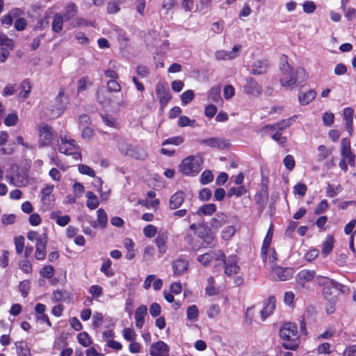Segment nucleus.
Wrapping results in <instances>:
<instances>
[{
    "instance_id": "nucleus-14",
    "label": "nucleus",
    "mask_w": 356,
    "mask_h": 356,
    "mask_svg": "<svg viewBox=\"0 0 356 356\" xmlns=\"http://www.w3.org/2000/svg\"><path fill=\"white\" fill-rule=\"evenodd\" d=\"M341 155L343 159H347L351 166L354 165L355 155L351 152L350 141L347 138L341 140Z\"/></svg>"
},
{
    "instance_id": "nucleus-61",
    "label": "nucleus",
    "mask_w": 356,
    "mask_h": 356,
    "mask_svg": "<svg viewBox=\"0 0 356 356\" xmlns=\"http://www.w3.org/2000/svg\"><path fill=\"white\" fill-rule=\"evenodd\" d=\"M195 122V120H191L186 116H181L179 119L178 124L180 127H186V126L193 127Z\"/></svg>"
},
{
    "instance_id": "nucleus-15",
    "label": "nucleus",
    "mask_w": 356,
    "mask_h": 356,
    "mask_svg": "<svg viewBox=\"0 0 356 356\" xmlns=\"http://www.w3.org/2000/svg\"><path fill=\"white\" fill-rule=\"evenodd\" d=\"M315 276V270L302 269L298 273L296 280L299 284L304 286L305 283L311 282Z\"/></svg>"
},
{
    "instance_id": "nucleus-39",
    "label": "nucleus",
    "mask_w": 356,
    "mask_h": 356,
    "mask_svg": "<svg viewBox=\"0 0 356 356\" xmlns=\"http://www.w3.org/2000/svg\"><path fill=\"white\" fill-rule=\"evenodd\" d=\"M106 90L112 92H120L121 91V86L116 79L110 80L106 83Z\"/></svg>"
},
{
    "instance_id": "nucleus-64",
    "label": "nucleus",
    "mask_w": 356,
    "mask_h": 356,
    "mask_svg": "<svg viewBox=\"0 0 356 356\" xmlns=\"http://www.w3.org/2000/svg\"><path fill=\"white\" fill-rule=\"evenodd\" d=\"M220 313V307L218 305H212L208 309L207 314L209 318H215Z\"/></svg>"
},
{
    "instance_id": "nucleus-28",
    "label": "nucleus",
    "mask_w": 356,
    "mask_h": 356,
    "mask_svg": "<svg viewBox=\"0 0 356 356\" xmlns=\"http://www.w3.org/2000/svg\"><path fill=\"white\" fill-rule=\"evenodd\" d=\"M31 86L29 81L25 80L23 81L21 83V91L18 95V98L20 101H24L26 99L31 92Z\"/></svg>"
},
{
    "instance_id": "nucleus-1",
    "label": "nucleus",
    "mask_w": 356,
    "mask_h": 356,
    "mask_svg": "<svg viewBox=\"0 0 356 356\" xmlns=\"http://www.w3.org/2000/svg\"><path fill=\"white\" fill-rule=\"evenodd\" d=\"M281 72L280 83L288 90H292L298 81L302 82L307 79V73L303 68L293 70L288 63L282 65Z\"/></svg>"
},
{
    "instance_id": "nucleus-27",
    "label": "nucleus",
    "mask_w": 356,
    "mask_h": 356,
    "mask_svg": "<svg viewBox=\"0 0 356 356\" xmlns=\"http://www.w3.org/2000/svg\"><path fill=\"white\" fill-rule=\"evenodd\" d=\"M316 92L314 90H309L305 93L300 95L298 97L299 102L302 105H307L315 99Z\"/></svg>"
},
{
    "instance_id": "nucleus-35",
    "label": "nucleus",
    "mask_w": 356,
    "mask_h": 356,
    "mask_svg": "<svg viewBox=\"0 0 356 356\" xmlns=\"http://www.w3.org/2000/svg\"><path fill=\"white\" fill-rule=\"evenodd\" d=\"M317 149L319 152L318 155V161H324L332 153V149L327 148L323 145H319Z\"/></svg>"
},
{
    "instance_id": "nucleus-24",
    "label": "nucleus",
    "mask_w": 356,
    "mask_h": 356,
    "mask_svg": "<svg viewBox=\"0 0 356 356\" xmlns=\"http://www.w3.org/2000/svg\"><path fill=\"white\" fill-rule=\"evenodd\" d=\"M188 261L184 259H178L172 263V268L175 275H181L188 268Z\"/></svg>"
},
{
    "instance_id": "nucleus-5",
    "label": "nucleus",
    "mask_w": 356,
    "mask_h": 356,
    "mask_svg": "<svg viewBox=\"0 0 356 356\" xmlns=\"http://www.w3.org/2000/svg\"><path fill=\"white\" fill-rule=\"evenodd\" d=\"M65 95V89L60 88L58 94L55 98L54 104L51 106V108L49 110L50 118H55L61 115L66 108L65 103L63 102Z\"/></svg>"
},
{
    "instance_id": "nucleus-46",
    "label": "nucleus",
    "mask_w": 356,
    "mask_h": 356,
    "mask_svg": "<svg viewBox=\"0 0 356 356\" xmlns=\"http://www.w3.org/2000/svg\"><path fill=\"white\" fill-rule=\"evenodd\" d=\"M235 93L234 88L231 85H225L223 88V96L226 100L230 99Z\"/></svg>"
},
{
    "instance_id": "nucleus-31",
    "label": "nucleus",
    "mask_w": 356,
    "mask_h": 356,
    "mask_svg": "<svg viewBox=\"0 0 356 356\" xmlns=\"http://www.w3.org/2000/svg\"><path fill=\"white\" fill-rule=\"evenodd\" d=\"M117 143V147L120 151V152L126 156H128L131 147L133 145L127 143L124 139L122 138H118L116 140Z\"/></svg>"
},
{
    "instance_id": "nucleus-13",
    "label": "nucleus",
    "mask_w": 356,
    "mask_h": 356,
    "mask_svg": "<svg viewBox=\"0 0 356 356\" xmlns=\"http://www.w3.org/2000/svg\"><path fill=\"white\" fill-rule=\"evenodd\" d=\"M47 236L46 234H42L39 236L38 238V242L36 243V251L35 253V257L38 260H42L45 258L47 254Z\"/></svg>"
},
{
    "instance_id": "nucleus-11",
    "label": "nucleus",
    "mask_w": 356,
    "mask_h": 356,
    "mask_svg": "<svg viewBox=\"0 0 356 356\" xmlns=\"http://www.w3.org/2000/svg\"><path fill=\"white\" fill-rule=\"evenodd\" d=\"M221 264H223L224 266V272L226 275L229 277H233L235 275H237L239 273L240 268L235 262V261H226L225 257L223 258V260H220L219 264H217L215 267H217L218 265Z\"/></svg>"
},
{
    "instance_id": "nucleus-3",
    "label": "nucleus",
    "mask_w": 356,
    "mask_h": 356,
    "mask_svg": "<svg viewBox=\"0 0 356 356\" xmlns=\"http://www.w3.org/2000/svg\"><path fill=\"white\" fill-rule=\"evenodd\" d=\"M203 161L200 156H190L184 159L179 165V170L188 176H194L201 170Z\"/></svg>"
},
{
    "instance_id": "nucleus-60",
    "label": "nucleus",
    "mask_w": 356,
    "mask_h": 356,
    "mask_svg": "<svg viewBox=\"0 0 356 356\" xmlns=\"http://www.w3.org/2000/svg\"><path fill=\"white\" fill-rule=\"evenodd\" d=\"M341 186L338 185L336 187H334L332 185L328 184L327 189V195L330 197H334L338 194V193L341 191Z\"/></svg>"
},
{
    "instance_id": "nucleus-18",
    "label": "nucleus",
    "mask_w": 356,
    "mask_h": 356,
    "mask_svg": "<svg viewBox=\"0 0 356 356\" xmlns=\"http://www.w3.org/2000/svg\"><path fill=\"white\" fill-rule=\"evenodd\" d=\"M201 145H205L211 147L224 148L227 143L225 140L218 138H211L208 139H202L199 140Z\"/></svg>"
},
{
    "instance_id": "nucleus-40",
    "label": "nucleus",
    "mask_w": 356,
    "mask_h": 356,
    "mask_svg": "<svg viewBox=\"0 0 356 356\" xmlns=\"http://www.w3.org/2000/svg\"><path fill=\"white\" fill-rule=\"evenodd\" d=\"M199 315V311L196 305H191L187 309V318L191 321L195 320Z\"/></svg>"
},
{
    "instance_id": "nucleus-55",
    "label": "nucleus",
    "mask_w": 356,
    "mask_h": 356,
    "mask_svg": "<svg viewBox=\"0 0 356 356\" xmlns=\"http://www.w3.org/2000/svg\"><path fill=\"white\" fill-rule=\"evenodd\" d=\"M89 25H92L90 22L88 21L82 19V18H75L72 22V26L73 27L79 26V27H83V26H88Z\"/></svg>"
},
{
    "instance_id": "nucleus-52",
    "label": "nucleus",
    "mask_w": 356,
    "mask_h": 356,
    "mask_svg": "<svg viewBox=\"0 0 356 356\" xmlns=\"http://www.w3.org/2000/svg\"><path fill=\"white\" fill-rule=\"evenodd\" d=\"M123 336L126 340L134 341L136 339V334L133 329L125 328L123 330Z\"/></svg>"
},
{
    "instance_id": "nucleus-17",
    "label": "nucleus",
    "mask_w": 356,
    "mask_h": 356,
    "mask_svg": "<svg viewBox=\"0 0 356 356\" xmlns=\"http://www.w3.org/2000/svg\"><path fill=\"white\" fill-rule=\"evenodd\" d=\"M244 91L248 95L257 97L261 94V88L253 79H248L244 86Z\"/></svg>"
},
{
    "instance_id": "nucleus-56",
    "label": "nucleus",
    "mask_w": 356,
    "mask_h": 356,
    "mask_svg": "<svg viewBox=\"0 0 356 356\" xmlns=\"http://www.w3.org/2000/svg\"><path fill=\"white\" fill-rule=\"evenodd\" d=\"M24 238L23 236H19L15 238V245L16 248V252L17 254H21L23 251L24 247Z\"/></svg>"
},
{
    "instance_id": "nucleus-2",
    "label": "nucleus",
    "mask_w": 356,
    "mask_h": 356,
    "mask_svg": "<svg viewBox=\"0 0 356 356\" xmlns=\"http://www.w3.org/2000/svg\"><path fill=\"white\" fill-rule=\"evenodd\" d=\"M280 337L285 341L283 346L286 349L294 350L298 346L299 340L296 325L291 323H286L280 329Z\"/></svg>"
},
{
    "instance_id": "nucleus-25",
    "label": "nucleus",
    "mask_w": 356,
    "mask_h": 356,
    "mask_svg": "<svg viewBox=\"0 0 356 356\" xmlns=\"http://www.w3.org/2000/svg\"><path fill=\"white\" fill-rule=\"evenodd\" d=\"M128 156L136 159L145 160L147 157V153L143 148L137 146H132Z\"/></svg>"
},
{
    "instance_id": "nucleus-16",
    "label": "nucleus",
    "mask_w": 356,
    "mask_h": 356,
    "mask_svg": "<svg viewBox=\"0 0 356 356\" xmlns=\"http://www.w3.org/2000/svg\"><path fill=\"white\" fill-rule=\"evenodd\" d=\"M149 352L151 356H168L169 348L164 342L158 341L151 346Z\"/></svg>"
},
{
    "instance_id": "nucleus-10",
    "label": "nucleus",
    "mask_w": 356,
    "mask_h": 356,
    "mask_svg": "<svg viewBox=\"0 0 356 356\" xmlns=\"http://www.w3.org/2000/svg\"><path fill=\"white\" fill-rule=\"evenodd\" d=\"M225 257V254L220 251H210L209 252L198 256L197 260L202 265L207 266L211 263L212 260L215 259L216 262L218 261L220 263V260H223V258Z\"/></svg>"
},
{
    "instance_id": "nucleus-30",
    "label": "nucleus",
    "mask_w": 356,
    "mask_h": 356,
    "mask_svg": "<svg viewBox=\"0 0 356 356\" xmlns=\"http://www.w3.org/2000/svg\"><path fill=\"white\" fill-rule=\"evenodd\" d=\"M199 236L195 234V236L188 235L186 237L187 243L191 246L192 250H198L202 248Z\"/></svg>"
},
{
    "instance_id": "nucleus-50",
    "label": "nucleus",
    "mask_w": 356,
    "mask_h": 356,
    "mask_svg": "<svg viewBox=\"0 0 356 356\" xmlns=\"http://www.w3.org/2000/svg\"><path fill=\"white\" fill-rule=\"evenodd\" d=\"M78 169L79 172L83 175H87L91 177H94L95 176V171L88 165H79Z\"/></svg>"
},
{
    "instance_id": "nucleus-12",
    "label": "nucleus",
    "mask_w": 356,
    "mask_h": 356,
    "mask_svg": "<svg viewBox=\"0 0 356 356\" xmlns=\"http://www.w3.org/2000/svg\"><path fill=\"white\" fill-rule=\"evenodd\" d=\"M156 94L159 100L161 107L163 109L171 99V95L168 89L162 83H158L156 86Z\"/></svg>"
},
{
    "instance_id": "nucleus-22",
    "label": "nucleus",
    "mask_w": 356,
    "mask_h": 356,
    "mask_svg": "<svg viewBox=\"0 0 356 356\" xmlns=\"http://www.w3.org/2000/svg\"><path fill=\"white\" fill-rule=\"evenodd\" d=\"M168 234L166 232H159L155 238V243L161 253H164L167 250L166 243Z\"/></svg>"
},
{
    "instance_id": "nucleus-32",
    "label": "nucleus",
    "mask_w": 356,
    "mask_h": 356,
    "mask_svg": "<svg viewBox=\"0 0 356 356\" xmlns=\"http://www.w3.org/2000/svg\"><path fill=\"white\" fill-rule=\"evenodd\" d=\"M87 197V207L90 209H95L99 206V200L97 197L91 191H89L86 193Z\"/></svg>"
},
{
    "instance_id": "nucleus-44",
    "label": "nucleus",
    "mask_w": 356,
    "mask_h": 356,
    "mask_svg": "<svg viewBox=\"0 0 356 356\" xmlns=\"http://www.w3.org/2000/svg\"><path fill=\"white\" fill-rule=\"evenodd\" d=\"M0 46H5L8 47L9 49H13L14 47L13 41L8 38L6 35L0 34Z\"/></svg>"
},
{
    "instance_id": "nucleus-43",
    "label": "nucleus",
    "mask_w": 356,
    "mask_h": 356,
    "mask_svg": "<svg viewBox=\"0 0 356 356\" xmlns=\"http://www.w3.org/2000/svg\"><path fill=\"white\" fill-rule=\"evenodd\" d=\"M17 348L18 356H30V350L24 342H19Z\"/></svg>"
},
{
    "instance_id": "nucleus-41",
    "label": "nucleus",
    "mask_w": 356,
    "mask_h": 356,
    "mask_svg": "<svg viewBox=\"0 0 356 356\" xmlns=\"http://www.w3.org/2000/svg\"><path fill=\"white\" fill-rule=\"evenodd\" d=\"M245 192H246V190L244 186H238V187H233L229 190V191L227 193V195L229 197H231L233 195L239 197V196L245 194Z\"/></svg>"
},
{
    "instance_id": "nucleus-63",
    "label": "nucleus",
    "mask_w": 356,
    "mask_h": 356,
    "mask_svg": "<svg viewBox=\"0 0 356 356\" xmlns=\"http://www.w3.org/2000/svg\"><path fill=\"white\" fill-rule=\"evenodd\" d=\"M92 298H98L102 294V288L98 285H92L89 289Z\"/></svg>"
},
{
    "instance_id": "nucleus-48",
    "label": "nucleus",
    "mask_w": 356,
    "mask_h": 356,
    "mask_svg": "<svg viewBox=\"0 0 356 356\" xmlns=\"http://www.w3.org/2000/svg\"><path fill=\"white\" fill-rule=\"evenodd\" d=\"M282 128L280 127V124H275L273 125H267L260 130L264 134H271L275 131H281Z\"/></svg>"
},
{
    "instance_id": "nucleus-57",
    "label": "nucleus",
    "mask_w": 356,
    "mask_h": 356,
    "mask_svg": "<svg viewBox=\"0 0 356 356\" xmlns=\"http://www.w3.org/2000/svg\"><path fill=\"white\" fill-rule=\"evenodd\" d=\"M194 98V93L192 90H186L181 95V102L183 104H187Z\"/></svg>"
},
{
    "instance_id": "nucleus-34",
    "label": "nucleus",
    "mask_w": 356,
    "mask_h": 356,
    "mask_svg": "<svg viewBox=\"0 0 356 356\" xmlns=\"http://www.w3.org/2000/svg\"><path fill=\"white\" fill-rule=\"evenodd\" d=\"M63 17L59 13H56L54 16L52 22V29L54 32L58 33L63 29Z\"/></svg>"
},
{
    "instance_id": "nucleus-26",
    "label": "nucleus",
    "mask_w": 356,
    "mask_h": 356,
    "mask_svg": "<svg viewBox=\"0 0 356 356\" xmlns=\"http://www.w3.org/2000/svg\"><path fill=\"white\" fill-rule=\"evenodd\" d=\"M227 216L222 213H218L211 220L210 225L211 227L218 229L221 227L227 221Z\"/></svg>"
},
{
    "instance_id": "nucleus-20",
    "label": "nucleus",
    "mask_w": 356,
    "mask_h": 356,
    "mask_svg": "<svg viewBox=\"0 0 356 356\" xmlns=\"http://www.w3.org/2000/svg\"><path fill=\"white\" fill-rule=\"evenodd\" d=\"M185 195L182 191H178L173 194L169 201L171 209H176L181 207L184 201Z\"/></svg>"
},
{
    "instance_id": "nucleus-4",
    "label": "nucleus",
    "mask_w": 356,
    "mask_h": 356,
    "mask_svg": "<svg viewBox=\"0 0 356 356\" xmlns=\"http://www.w3.org/2000/svg\"><path fill=\"white\" fill-rule=\"evenodd\" d=\"M58 146L60 153L66 155L73 154L76 159H81V154L78 152L79 147L74 140L67 138V136L60 135Z\"/></svg>"
},
{
    "instance_id": "nucleus-47",
    "label": "nucleus",
    "mask_w": 356,
    "mask_h": 356,
    "mask_svg": "<svg viewBox=\"0 0 356 356\" xmlns=\"http://www.w3.org/2000/svg\"><path fill=\"white\" fill-rule=\"evenodd\" d=\"M30 289V282L28 280H24L19 284V290L24 298L26 297Z\"/></svg>"
},
{
    "instance_id": "nucleus-58",
    "label": "nucleus",
    "mask_w": 356,
    "mask_h": 356,
    "mask_svg": "<svg viewBox=\"0 0 356 356\" xmlns=\"http://www.w3.org/2000/svg\"><path fill=\"white\" fill-rule=\"evenodd\" d=\"M79 342L83 346L87 347L90 344V338L86 332H81L78 335Z\"/></svg>"
},
{
    "instance_id": "nucleus-9",
    "label": "nucleus",
    "mask_w": 356,
    "mask_h": 356,
    "mask_svg": "<svg viewBox=\"0 0 356 356\" xmlns=\"http://www.w3.org/2000/svg\"><path fill=\"white\" fill-rule=\"evenodd\" d=\"M293 271L291 268L281 266H272L270 275L277 281H286L293 277Z\"/></svg>"
},
{
    "instance_id": "nucleus-21",
    "label": "nucleus",
    "mask_w": 356,
    "mask_h": 356,
    "mask_svg": "<svg viewBox=\"0 0 356 356\" xmlns=\"http://www.w3.org/2000/svg\"><path fill=\"white\" fill-rule=\"evenodd\" d=\"M97 222H95L92 225V227L95 229L98 228V227H100V228H105L106 225H107V222H108V218H107V215L105 212V211L102 209H99L97 211Z\"/></svg>"
},
{
    "instance_id": "nucleus-54",
    "label": "nucleus",
    "mask_w": 356,
    "mask_h": 356,
    "mask_svg": "<svg viewBox=\"0 0 356 356\" xmlns=\"http://www.w3.org/2000/svg\"><path fill=\"white\" fill-rule=\"evenodd\" d=\"M54 273V269L52 266H46L40 270V275L47 278H51Z\"/></svg>"
},
{
    "instance_id": "nucleus-59",
    "label": "nucleus",
    "mask_w": 356,
    "mask_h": 356,
    "mask_svg": "<svg viewBox=\"0 0 356 356\" xmlns=\"http://www.w3.org/2000/svg\"><path fill=\"white\" fill-rule=\"evenodd\" d=\"M215 57L218 60H232V56H230L229 51L225 50L218 51L215 54Z\"/></svg>"
},
{
    "instance_id": "nucleus-38",
    "label": "nucleus",
    "mask_w": 356,
    "mask_h": 356,
    "mask_svg": "<svg viewBox=\"0 0 356 356\" xmlns=\"http://www.w3.org/2000/svg\"><path fill=\"white\" fill-rule=\"evenodd\" d=\"M177 5L176 0H164L161 6V12L164 15H168V12Z\"/></svg>"
},
{
    "instance_id": "nucleus-36",
    "label": "nucleus",
    "mask_w": 356,
    "mask_h": 356,
    "mask_svg": "<svg viewBox=\"0 0 356 356\" xmlns=\"http://www.w3.org/2000/svg\"><path fill=\"white\" fill-rule=\"evenodd\" d=\"M216 211V206L214 204H204L200 208L198 213H202L206 216H211Z\"/></svg>"
},
{
    "instance_id": "nucleus-45",
    "label": "nucleus",
    "mask_w": 356,
    "mask_h": 356,
    "mask_svg": "<svg viewBox=\"0 0 356 356\" xmlns=\"http://www.w3.org/2000/svg\"><path fill=\"white\" fill-rule=\"evenodd\" d=\"M157 229L152 225H148L143 229V234L147 238H152L156 234Z\"/></svg>"
},
{
    "instance_id": "nucleus-37",
    "label": "nucleus",
    "mask_w": 356,
    "mask_h": 356,
    "mask_svg": "<svg viewBox=\"0 0 356 356\" xmlns=\"http://www.w3.org/2000/svg\"><path fill=\"white\" fill-rule=\"evenodd\" d=\"M334 242V240L332 236L327 237L326 241L324 242L322 248V253L324 255L330 254V252L332 251L333 248Z\"/></svg>"
},
{
    "instance_id": "nucleus-19",
    "label": "nucleus",
    "mask_w": 356,
    "mask_h": 356,
    "mask_svg": "<svg viewBox=\"0 0 356 356\" xmlns=\"http://www.w3.org/2000/svg\"><path fill=\"white\" fill-rule=\"evenodd\" d=\"M147 314V308L145 305H140L136 311L135 319L136 325L138 328H141L145 323V316Z\"/></svg>"
},
{
    "instance_id": "nucleus-51",
    "label": "nucleus",
    "mask_w": 356,
    "mask_h": 356,
    "mask_svg": "<svg viewBox=\"0 0 356 356\" xmlns=\"http://www.w3.org/2000/svg\"><path fill=\"white\" fill-rule=\"evenodd\" d=\"M307 186L302 183H299L293 187V193L300 196H304L307 192Z\"/></svg>"
},
{
    "instance_id": "nucleus-8",
    "label": "nucleus",
    "mask_w": 356,
    "mask_h": 356,
    "mask_svg": "<svg viewBox=\"0 0 356 356\" xmlns=\"http://www.w3.org/2000/svg\"><path fill=\"white\" fill-rule=\"evenodd\" d=\"M38 131L40 144L42 146L50 145L54 136L52 127L47 124H41L38 126Z\"/></svg>"
},
{
    "instance_id": "nucleus-49",
    "label": "nucleus",
    "mask_w": 356,
    "mask_h": 356,
    "mask_svg": "<svg viewBox=\"0 0 356 356\" xmlns=\"http://www.w3.org/2000/svg\"><path fill=\"white\" fill-rule=\"evenodd\" d=\"M266 66L265 64L262 63L261 62L258 61L256 63L252 69V73L254 74H261L266 72Z\"/></svg>"
},
{
    "instance_id": "nucleus-29",
    "label": "nucleus",
    "mask_w": 356,
    "mask_h": 356,
    "mask_svg": "<svg viewBox=\"0 0 356 356\" xmlns=\"http://www.w3.org/2000/svg\"><path fill=\"white\" fill-rule=\"evenodd\" d=\"M221 88L220 86L212 87L209 91V98L213 102H222L220 96Z\"/></svg>"
},
{
    "instance_id": "nucleus-6",
    "label": "nucleus",
    "mask_w": 356,
    "mask_h": 356,
    "mask_svg": "<svg viewBox=\"0 0 356 356\" xmlns=\"http://www.w3.org/2000/svg\"><path fill=\"white\" fill-rule=\"evenodd\" d=\"M111 92L103 88L98 89L97 92V102L104 106H111L113 104H116L118 106H121L122 103V99L117 100V97H113L110 94Z\"/></svg>"
},
{
    "instance_id": "nucleus-7",
    "label": "nucleus",
    "mask_w": 356,
    "mask_h": 356,
    "mask_svg": "<svg viewBox=\"0 0 356 356\" xmlns=\"http://www.w3.org/2000/svg\"><path fill=\"white\" fill-rule=\"evenodd\" d=\"M195 234L200 238L199 241L202 245V248H209L213 245L214 235L206 227L200 225Z\"/></svg>"
},
{
    "instance_id": "nucleus-23",
    "label": "nucleus",
    "mask_w": 356,
    "mask_h": 356,
    "mask_svg": "<svg viewBox=\"0 0 356 356\" xmlns=\"http://www.w3.org/2000/svg\"><path fill=\"white\" fill-rule=\"evenodd\" d=\"M275 309V299L274 297H270L264 308L261 312V316L263 320L273 314Z\"/></svg>"
},
{
    "instance_id": "nucleus-53",
    "label": "nucleus",
    "mask_w": 356,
    "mask_h": 356,
    "mask_svg": "<svg viewBox=\"0 0 356 356\" xmlns=\"http://www.w3.org/2000/svg\"><path fill=\"white\" fill-rule=\"evenodd\" d=\"M213 179V176L211 172L209 170H206L202 174L200 181L202 184H207L211 182Z\"/></svg>"
},
{
    "instance_id": "nucleus-62",
    "label": "nucleus",
    "mask_w": 356,
    "mask_h": 356,
    "mask_svg": "<svg viewBox=\"0 0 356 356\" xmlns=\"http://www.w3.org/2000/svg\"><path fill=\"white\" fill-rule=\"evenodd\" d=\"M78 86H77V90L78 92H82L87 89V86L88 84L90 85L89 83L88 78L86 77H82L78 81Z\"/></svg>"
},
{
    "instance_id": "nucleus-33",
    "label": "nucleus",
    "mask_w": 356,
    "mask_h": 356,
    "mask_svg": "<svg viewBox=\"0 0 356 356\" xmlns=\"http://www.w3.org/2000/svg\"><path fill=\"white\" fill-rule=\"evenodd\" d=\"M76 12L77 8L74 3H71L67 5L63 14L65 20H70V19L73 18L76 15Z\"/></svg>"
},
{
    "instance_id": "nucleus-42",
    "label": "nucleus",
    "mask_w": 356,
    "mask_h": 356,
    "mask_svg": "<svg viewBox=\"0 0 356 356\" xmlns=\"http://www.w3.org/2000/svg\"><path fill=\"white\" fill-rule=\"evenodd\" d=\"M107 12L108 14H115L120 10V2L118 1H109L107 4Z\"/></svg>"
}]
</instances>
